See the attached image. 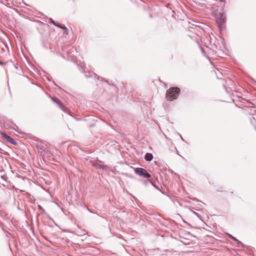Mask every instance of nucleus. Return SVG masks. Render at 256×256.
<instances>
[{
  "mask_svg": "<svg viewBox=\"0 0 256 256\" xmlns=\"http://www.w3.org/2000/svg\"><path fill=\"white\" fill-rule=\"evenodd\" d=\"M180 92V89L178 88H170L166 92V98L168 100H172L178 98Z\"/></svg>",
  "mask_w": 256,
  "mask_h": 256,
  "instance_id": "f257e3e1",
  "label": "nucleus"
},
{
  "mask_svg": "<svg viewBox=\"0 0 256 256\" xmlns=\"http://www.w3.org/2000/svg\"><path fill=\"white\" fill-rule=\"evenodd\" d=\"M216 22L220 27L222 26L225 22L226 16L224 14L220 12L216 14Z\"/></svg>",
  "mask_w": 256,
  "mask_h": 256,
  "instance_id": "f03ea898",
  "label": "nucleus"
},
{
  "mask_svg": "<svg viewBox=\"0 0 256 256\" xmlns=\"http://www.w3.org/2000/svg\"><path fill=\"white\" fill-rule=\"evenodd\" d=\"M92 165L97 168L104 170L106 168V166L100 160H92L90 162Z\"/></svg>",
  "mask_w": 256,
  "mask_h": 256,
  "instance_id": "7ed1b4c3",
  "label": "nucleus"
},
{
  "mask_svg": "<svg viewBox=\"0 0 256 256\" xmlns=\"http://www.w3.org/2000/svg\"><path fill=\"white\" fill-rule=\"evenodd\" d=\"M134 172L137 175L140 176H150L145 169L142 168H136L134 169Z\"/></svg>",
  "mask_w": 256,
  "mask_h": 256,
  "instance_id": "20e7f679",
  "label": "nucleus"
},
{
  "mask_svg": "<svg viewBox=\"0 0 256 256\" xmlns=\"http://www.w3.org/2000/svg\"><path fill=\"white\" fill-rule=\"evenodd\" d=\"M2 135L3 137H4L6 140L8 142H10L12 144H16V142L14 138H12V137L7 135L5 133H2Z\"/></svg>",
  "mask_w": 256,
  "mask_h": 256,
  "instance_id": "39448f33",
  "label": "nucleus"
},
{
  "mask_svg": "<svg viewBox=\"0 0 256 256\" xmlns=\"http://www.w3.org/2000/svg\"><path fill=\"white\" fill-rule=\"evenodd\" d=\"M75 50H76V49L74 48H72L70 50L66 51V52L68 55V58H71L73 56H76L74 55V54H73Z\"/></svg>",
  "mask_w": 256,
  "mask_h": 256,
  "instance_id": "423d86ee",
  "label": "nucleus"
},
{
  "mask_svg": "<svg viewBox=\"0 0 256 256\" xmlns=\"http://www.w3.org/2000/svg\"><path fill=\"white\" fill-rule=\"evenodd\" d=\"M144 179L142 180V182L144 186H148L150 185H152L154 186H154L152 182L150 180L148 179V178L149 177H144Z\"/></svg>",
  "mask_w": 256,
  "mask_h": 256,
  "instance_id": "0eeeda50",
  "label": "nucleus"
},
{
  "mask_svg": "<svg viewBox=\"0 0 256 256\" xmlns=\"http://www.w3.org/2000/svg\"><path fill=\"white\" fill-rule=\"evenodd\" d=\"M153 158V156L152 154L146 153L144 156V158L146 161H150Z\"/></svg>",
  "mask_w": 256,
  "mask_h": 256,
  "instance_id": "6e6552de",
  "label": "nucleus"
},
{
  "mask_svg": "<svg viewBox=\"0 0 256 256\" xmlns=\"http://www.w3.org/2000/svg\"><path fill=\"white\" fill-rule=\"evenodd\" d=\"M228 236H229V238H230L232 240H234V241H235L238 244H241L242 246V243L241 242H240L239 240H238V239H236L235 237H234V236L228 234Z\"/></svg>",
  "mask_w": 256,
  "mask_h": 256,
  "instance_id": "1a4fd4ad",
  "label": "nucleus"
},
{
  "mask_svg": "<svg viewBox=\"0 0 256 256\" xmlns=\"http://www.w3.org/2000/svg\"><path fill=\"white\" fill-rule=\"evenodd\" d=\"M52 100L60 106V107H62V102L57 98H54L52 99Z\"/></svg>",
  "mask_w": 256,
  "mask_h": 256,
  "instance_id": "9d476101",
  "label": "nucleus"
},
{
  "mask_svg": "<svg viewBox=\"0 0 256 256\" xmlns=\"http://www.w3.org/2000/svg\"><path fill=\"white\" fill-rule=\"evenodd\" d=\"M38 208L42 212H44V210L43 208L40 205H38Z\"/></svg>",
  "mask_w": 256,
  "mask_h": 256,
  "instance_id": "9b49d317",
  "label": "nucleus"
},
{
  "mask_svg": "<svg viewBox=\"0 0 256 256\" xmlns=\"http://www.w3.org/2000/svg\"><path fill=\"white\" fill-rule=\"evenodd\" d=\"M60 28L63 29L65 32H67V31L68 30V28L64 26H62Z\"/></svg>",
  "mask_w": 256,
  "mask_h": 256,
  "instance_id": "f8f14e48",
  "label": "nucleus"
},
{
  "mask_svg": "<svg viewBox=\"0 0 256 256\" xmlns=\"http://www.w3.org/2000/svg\"><path fill=\"white\" fill-rule=\"evenodd\" d=\"M39 180L40 182H44L46 184V182H44V178L43 177H39Z\"/></svg>",
  "mask_w": 256,
  "mask_h": 256,
  "instance_id": "ddd939ff",
  "label": "nucleus"
},
{
  "mask_svg": "<svg viewBox=\"0 0 256 256\" xmlns=\"http://www.w3.org/2000/svg\"><path fill=\"white\" fill-rule=\"evenodd\" d=\"M50 22L52 24H53L54 25H55L56 24L52 18H50Z\"/></svg>",
  "mask_w": 256,
  "mask_h": 256,
  "instance_id": "4468645a",
  "label": "nucleus"
},
{
  "mask_svg": "<svg viewBox=\"0 0 256 256\" xmlns=\"http://www.w3.org/2000/svg\"><path fill=\"white\" fill-rule=\"evenodd\" d=\"M192 212L198 217V214L194 211L192 210Z\"/></svg>",
  "mask_w": 256,
  "mask_h": 256,
  "instance_id": "2eb2a0df",
  "label": "nucleus"
},
{
  "mask_svg": "<svg viewBox=\"0 0 256 256\" xmlns=\"http://www.w3.org/2000/svg\"><path fill=\"white\" fill-rule=\"evenodd\" d=\"M54 26H58V27L60 28V27L62 26H60V24H58L57 23Z\"/></svg>",
  "mask_w": 256,
  "mask_h": 256,
  "instance_id": "dca6fc26",
  "label": "nucleus"
},
{
  "mask_svg": "<svg viewBox=\"0 0 256 256\" xmlns=\"http://www.w3.org/2000/svg\"><path fill=\"white\" fill-rule=\"evenodd\" d=\"M201 50H202V52L204 54V48H201Z\"/></svg>",
  "mask_w": 256,
  "mask_h": 256,
  "instance_id": "f3484780",
  "label": "nucleus"
},
{
  "mask_svg": "<svg viewBox=\"0 0 256 256\" xmlns=\"http://www.w3.org/2000/svg\"><path fill=\"white\" fill-rule=\"evenodd\" d=\"M1 178H4L5 180H6V178L7 177L4 176V177H1Z\"/></svg>",
  "mask_w": 256,
  "mask_h": 256,
  "instance_id": "a211bd4d",
  "label": "nucleus"
},
{
  "mask_svg": "<svg viewBox=\"0 0 256 256\" xmlns=\"http://www.w3.org/2000/svg\"><path fill=\"white\" fill-rule=\"evenodd\" d=\"M88 210L89 212H90L94 213V212L91 211L90 210H89V209H88Z\"/></svg>",
  "mask_w": 256,
  "mask_h": 256,
  "instance_id": "6ab92c4d",
  "label": "nucleus"
},
{
  "mask_svg": "<svg viewBox=\"0 0 256 256\" xmlns=\"http://www.w3.org/2000/svg\"><path fill=\"white\" fill-rule=\"evenodd\" d=\"M32 179H33L34 180H35V178H36V177H32Z\"/></svg>",
  "mask_w": 256,
  "mask_h": 256,
  "instance_id": "aec40b11",
  "label": "nucleus"
}]
</instances>
